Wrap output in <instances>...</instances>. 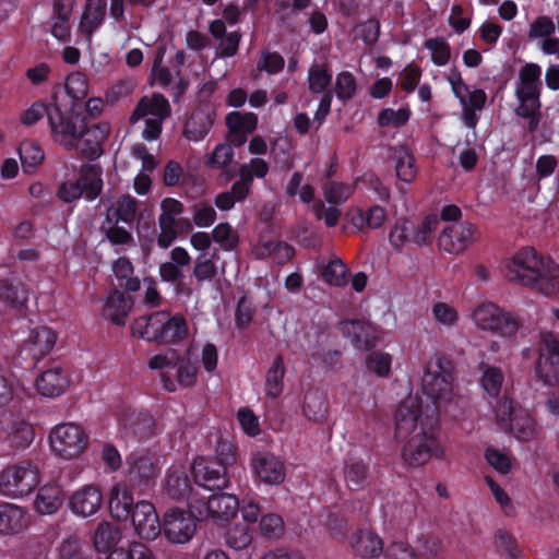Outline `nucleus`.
Returning a JSON list of instances; mask_svg holds the SVG:
<instances>
[{"label": "nucleus", "mask_w": 559, "mask_h": 559, "mask_svg": "<svg viewBox=\"0 0 559 559\" xmlns=\"http://www.w3.org/2000/svg\"><path fill=\"white\" fill-rule=\"evenodd\" d=\"M439 418L423 408L417 395L404 399L395 413V439L401 445L402 461L412 467L426 465L430 460H444L445 448L439 438Z\"/></svg>", "instance_id": "obj_1"}, {"label": "nucleus", "mask_w": 559, "mask_h": 559, "mask_svg": "<svg viewBox=\"0 0 559 559\" xmlns=\"http://www.w3.org/2000/svg\"><path fill=\"white\" fill-rule=\"evenodd\" d=\"M49 124L55 142L91 159L102 155V145L110 132L108 123L90 126L83 115L73 110L64 115L57 108L49 114Z\"/></svg>", "instance_id": "obj_2"}, {"label": "nucleus", "mask_w": 559, "mask_h": 559, "mask_svg": "<svg viewBox=\"0 0 559 559\" xmlns=\"http://www.w3.org/2000/svg\"><path fill=\"white\" fill-rule=\"evenodd\" d=\"M506 277L544 295L559 292V264L549 257L526 247L518 251L504 265Z\"/></svg>", "instance_id": "obj_3"}, {"label": "nucleus", "mask_w": 559, "mask_h": 559, "mask_svg": "<svg viewBox=\"0 0 559 559\" xmlns=\"http://www.w3.org/2000/svg\"><path fill=\"white\" fill-rule=\"evenodd\" d=\"M421 389L432 402V405L423 404L424 409L429 407L438 417L440 414H455L461 396L449 360L440 356L430 358L421 378Z\"/></svg>", "instance_id": "obj_4"}, {"label": "nucleus", "mask_w": 559, "mask_h": 559, "mask_svg": "<svg viewBox=\"0 0 559 559\" xmlns=\"http://www.w3.org/2000/svg\"><path fill=\"white\" fill-rule=\"evenodd\" d=\"M132 333L146 342L176 345L188 338L189 326L181 313L159 310L136 318Z\"/></svg>", "instance_id": "obj_5"}, {"label": "nucleus", "mask_w": 559, "mask_h": 559, "mask_svg": "<svg viewBox=\"0 0 559 559\" xmlns=\"http://www.w3.org/2000/svg\"><path fill=\"white\" fill-rule=\"evenodd\" d=\"M543 90L542 67L537 63H525L520 70L515 82L518 106L515 114L528 120V130L535 131L540 120V94Z\"/></svg>", "instance_id": "obj_6"}, {"label": "nucleus", "mask_w": 559, "mask_h": 559, "mask_svg": "<svg viewBox=\"0 0 559 559\" xmlns=\"http://www.w3.org/2000/svg\"><path fill=\"white\" fill-rule=\"evenodd\" d=\"M51 452L63 461L80 459L90 448V435L78 423H61L48 436Z\"/></svg>", "instance_id": "obj_7"}, {"label": "nucleus", "mask_w": 559, "mask_h": 559, "mask_svg": "<svg viewBox=\"0 0 559 559\" xmlns=\"http://www.w3.org/2000/svg\"><path fill=\"white\" fill-rule=\"evenodd\" d=\"M473 323L481 331L491 332L503 338L516 336L522 323L513 312L492 301H483L472 311Z\"/></svg>", "instance_id": "obj_8"}, {"label": "nucleus", "mask_w": 559, "mask_h": 559, "mask_svg": "<svg viewBox=\"0 0 559 559\" xmlns=\"http://www.w3.org/2000/svg\"><path fill=\"white\" fill-rule=\"evenodd\" d=\"M39 481V466L28 460L21 461L0 472V493L8 498H23L28 496Z\"/></svg>", "instance_id": "obj_9"}, {"label": "nucleus", "mask_w": 559, "mask_h": 559, "mask_svg": "<svg viewBox=\"0 0 559 559\" xmlns=\"http://www.w3.org/2000/svg\"><path fill=\"white\" fill-rule=\"evenodd\" d=\"M199 359L201 360L204 370L212 373L216 369L218 362L216 346L212 343H205L202 345L200 350L194 345L189 346L185 355L181 358H178V364L175 367L177 369V379L175 380L176 385L179 384L182 388H191L195 385L198 381Z\"/></svg>", "instance_id": "obj_10"}, {"label": "nucleus", "mask_w": 559, "mask_h": 559, "mask_svg": "<svg viewBox=\"0 0 559 559\" xmlns=\"http://www.w3.org/2000/svg\"><path fill=\"white\" fill-rule=\"evenodd\" d=\"M102 189L100 169L94 165L85 164L81 167L78 178L67 179L61 182L58 189V197L67 203L74 202L80 198L93 201L100 194Z\"/></svg>", "instance_id": "obj_11"}, {"label": "nucleus", "mask_w": 559, "mask_h": 559, "mask_svg": "<svg viewBox=\"0 0 559 559\" xmlns=\"http://www.w3.org/2000/svg\"><path fill=\"white\" fill-rule=\"evenodd\" d=\"M170 115V105L160 94L144 96L138 103L130 120L135 122L144 120L145 127L142 136L146 141L156 140L160 132L164 120Z\"/></svg>", "instance_id": "obj_12"}, {"label": "nucleus", "mask_w": 559, "mask_h": 559, "mask_svg": "<svg viewBox=\"0 0 559 559\" xmlns=\"http://www.w3.org/2000/svg\"><path fill=\"white\" fill-rule=\"evenodd\" d=\"M445 79L451 86L452 93L459 99L462 107L463 121L466 127L475 128L478 122L476 111L485 107L487 95L480 88H471L462 78L456 68L450 69Z\"/></svg>", "instance_id": "obj_13"}, {"label": "nucleus", "mask_w": 559, "mask_h": 559, "mask_svg": "<svg viewBox=\"0 0 559 559\" xmlns=\"http://www.w3.org/2000/svg\"><path fill=\"white\" fill-rule=\"evenodd\" d=\"M238 508L239 500L229 493L210 496L193 493L190 498V509L199 520L226 522L236 515Z\"/></svg>", "instance_id": "obj_14"}, {"label": "nucleus", "mask_w": 559, "mask_h": 559, "mask_svg": "<svg viewBox=\"0 0 559 559\" xmlns=\"http://www.w3.org/2000/svg\"><path fill=\"white\" fill-rule=\"evenodd\" d=\"M118 433L124 440L146 439L154 435L155 421L150 413L121 405L116 411Z\"/></svg>", "instance_id": "obj_15"}, {"label": "nucleus", "mask_w": 559, "mask_h": 559, "mask_svg": "<svg viewBox=\"0 0 559 559\" xmlns=\"http://www.w3.org/2000/svg\"><path fill=\"white\" fill-rule=\"evenodd\" d=\"M198 520L190 508L188 511L180 508L169 509L163 516V534L173 544H187L197 532Z\"/></svg>", "instance_id": "obj_16"}, {"label": "nucleus", "mask_w": 559, "mask_h": 559, "mask_svg": "<svg viewBox=\"0 0 559 559\" xmlns=\"http://www.w3.org/2000/svg\"><path fill=\"white\" fill-rule=\"evenodd\" d=\"M255 481L266 486H280L286 478L284 460L266 450H259L251 454L249 462Z\"/></svg>", "instance_id": "obj_17"}, {"label": "nucleus", "mask_w": 559, "mask_h": 559, "mask_svg": "<svg viewBox=\"0 0 559 559\" xmlns=\"http://www.w3.org/2000/svg\"><path fill=\"white\" fill-rule=\"evenodd\" d=\"M35 437L33 426L21 415L4 412L0 416V443L12 449H25Z\"/></svg>", "instance_id": "obj_18"}, {"label": "nucleus", "mask_w": 559, "mask_h": 559, "mask_svg": "<svg viewBox=\"0 0 559 559\" xmlns=\"http://www.w3.org/2000/svg\"><path fill=\"white\" fill-rule=\"evenodd\" d=\"M194 483L200 490H222L228 486L226 466L215 459L199 457L192 463Z\"/></svg>", "instance_id": "obj_19"}, {"label": "nucleus", "mask_w": 559, "mask_h": 559, "mask_svg": "<svg viewBox=\"0 0 559 559\" xmlns=\"http://www.w3.org/2000/svg\"><path fill=\"white\" fill-rule=\"evenodd\" d=\"M478 237L477 228L467 222H454L441 229L439 246L448 253L464 252Z\"/></svg>", "instance_id": "obj_20"}, {"label": "nucleus", "mask_w": 559, "mask_h": 559, "mask_svg": "<svg viewBox=\"0 0 559 559\" xmlns=\"http://www.w3.org/2000/svg\"><path fill=\"white\" fill-rule=\"evenodd\" d=\"M136 535L143 539L154 540L162 532V522L153 503L138 501L129 515Z\"/></svg>", "instance_id": "obj_21"}, {"label": "nucleus", "mask_w": 559, "mask_h": 559, "mask_svg": "<svg viewBox=\"0 0 559 559\" xmlns=\"http://www.w3.org/2000/svg\"><path fill=\"white\" fill-rule=\"evenodd\" d=\"M340 329L357 349L373 348L381 340L380 329L364 320H344Z\"/></svg>", "instance_id": "obj_22"}, {"label": "nucleus", "mask_w": 559, "mask_h": 559, "mask_svg": "<svg viewBox=\"0 0 559 559\" xmlns=\"http://www.w3.org/2000/svg\"><path fill=\"white\" fill-rule=\"evenodd\" d=\"M103 504V491L98 485L87 484L72 492L69 509L80 518H88L98 512Z\"/></svg>", "instance_id": "obj_23"}, {"label": "nucleus", "mask_w": 559, "mask_h": 559, "mask_svg": "<svg viewBox=\"0 0 559 559\" xmlns=\"http://www.w3.org/2000/svg\"><path fill=\"white\" fill-rule=\"evenodd\" d=\"M353 554L361 559H374L384 555V542L372 528L361 527L354 531L348 537Z\"/></svg>", "instance_id": "obj_24"}, {"label": "nucleus", "mask_w": 559, "mask_h": 559, "mask_svg": "<svg viewBox=\"0 0 559 559\" xmlns=\"http://www.w3.org/2000/svg\"><path fill=\"white\" fill-rule=\"evenodd\" d=\"M129 465V478L139 487H150L160 471L158 459L148 453L131 455Z\"/></svg>", "instance_id": "obj_25"}, {"label": "nucleus", "mask_w": 559, "mask_h": 559, "mask_svg": "<svg viewBox=\"0 0 559 559\" xmlns=\"http://www.w3.org/2000/svg\"><path fill=\"white\" fill-rule=\"evenodd\" d=\"M36 389L45 397H58L67 392L71 384L69 371L61 366H51L36 379Z\"/></svg>", "instance_id": "obj_26"}, {"label": "nucleus", "mask_w": 559, "mask_h": 559, "mask_svg": "<svg viewBox=\"0 0 559 559\" xmlns=\"http://www.w3.org/2000/svg\"><path fill=\"white\" fill-rule=\"evenodd\" d=\"M164 492L174 500L187 499L189 506L193 493H201L198 488L192 486L188 469L183 465L169 467L165 477Z\"/></svg>", "instance_id": "obj_27"}, {"label": "nucleus", "mask_w": 559, "mask_h": 559, "mask_svg": "<svg viewBox=\"0 0 559 559\" xmlns=\"http://www.w3.org/2000/svg\"><path fill=\"white\" fill-rule=\"evenodd\" d=\"M57 341L56 333L47 326H37L29 332L22 345V353L39 360L48 355Z\"/></svg>", "instance_id": "obj_28"}, {"label": "nucleus", "mask_w": 559, "mask_h": 559, "mask_svg": "<svg viewBox=\"0 0 559 559\" xmlns=\"http://www.w3.org/2000/svg\"><path fill=\"white\" fill-rule=\"evenodd\" d=\"M226 126L229 131V141L241 146L246 143L248 134L258 126V117L253 112L231 111L226 116Z\"/></svg>", "instance_id": "obj_29"}, {"label": "nucleus", "mask_w": 559, "mask_h": 559, "mask_svg": "<svg viewBox=\"0 0 559 559\" xmlns=\"http://www.w3.org/2000/svg\"><path fill=\"white\" fill-rule=\"evenodd\" d=\"M28 524L29 516L26 509L14 503H0V534H20L27 528Z\"/></svg>", "instance_id": "obj_30"}, {"label": "nucleus", "mask_w": 559, "mask_h": 559, "mask_svg": "<svg viewBox=\"0 0 559 559\" xmlns=\"http://www.w3.org/2000/svg\"><path fill=\"white\" fill-rule=\"evenodd\" d=\"M28 300V289L15 274L0 278V302L12 309L23 307Z\"/></svg>", "instance_id": "obj_31"}, {"label": "nucleus", "mask_w": 559, "mask_h": 559, "mask_svg": "<svg viewBox=\"0 0 559 559\" xmlns=\"http://www.w3.org/2000/svg\"><path fill=\"white\" fill-rule=\"evenodd\" d=\"M133 300L124 294L116 290L108 295L105 300L102 314L112 324L124 325L132 309Z\"/></svg>", "instance_id": "obj_32"}, {"label": "nucleus", "mask_w": 559, "mask_h": 559, "mask_svg": "<svg viewBox=\"0 0 559 559\" xmlns=\"http://www.w3.org/2000/svg\"><path fill=\"white\" fill-rule=\"evenodd\" d=\"M110 514L117 520H127L133 510V495L127 484L116 483L108 496Z\"/></svg>", "instance_id": "obj_33"}, {"label": "nucleus", "mask_w": 559, "mask_h": 559, "mask_svg": "<svg viewBox=\"0 0 559 559\" xmlns=\"http://www.w3.org/2000/svg\"><path fill=\"white\" fill-rule=\"evenodd\" d=\"M106 0H87L81 21L79 32L91 41L92 35L102 25L106 14Z\"/></svg>", "instance_id": "obj_34"}, {"label": "nucleus", "mask_w": 559, "mask_h": 559, "mask_svg": "<svg viewBox=\"0 0 559 559\" xmlns=\"http://www.w3.org/2000/svg\"><path fill=\"white\" fill-rule=\"evenodd\" d=\"M62 502V488L58 484L48 483L39 488L34 504L38 513L50 515L61 508Z\"/></svg>", "instance_id": "obj_35"}, {"label": "nucleus", "mask_w": 559, "mask_h": 559, "mask_svg": "<svg viewBox=\"0 0 559 559\" xmlns=\"http://www.w3.org/2000/svg\"><path fill=\"white\" fill-rule=\"evenodd\" d=\"M179 355L175 349L156 354L148 359L147 366L152 370H160V378L165 390L175 392L177 390L176 381L168 376V370L174 369L178 364Z\"/></svg>", "instance_id": "obj_36"}, {"label": "nucleus", "mask_w": 559, "mask_h": 559, "mask_svg": "<svg viewBox=\"0 0 559 559\" xmlns=\"http://www.w3.org/2000/svg\"><path fill=\"white\" fill-rule=\"evenodd\" d=\"M286 368L281 355L274 357L265 373L264 392L270 399H277L284 390V377Z\"/></svg>", "instance_id": "obj_37"}, {"label": "nucleus", "mask_w": 559, "mask_h": 559, "mask_svg": "<svg viewBox=\"0 0 559 559\" xmlns=\"http://www.w3.org/2000/svg\"><path fill=\"white\" fill-rule=\"evenodd\" d=\"M506 430L511 433L520 441H531L537 437L538 429L535 419L524 408H519L515 412L512 421Z\"/></svg>", "instance_id": "obj_38"}, {"label": "nucleus", "mask_w": 559, "mask_h": 559, "mask_svg": "<svg viewBox=\"0 0 559 559\" xmlns=\"http://www.w3.org/2000/svg\"><path fill=\"white\" fill-rule=\"evenodd\" d=\"M122 538L121 530L118 525L103 521L98 524L94 533V547L98 552H107L116 547Z\"/></svg>", "instance_id": "obj_39"}, {"label": "nucleus", "mask_w": 559, "mask_h": 559, "mask_svg": "<svg viewBox=\"0 0 559 559\" xmlns=\"http://www.w3.org/2000/svg\"><path fill=\"white\" fill-rule=\"evenodd\" d=\"M302 414L308 420L322 423L328 416V402L322 392L308 391L302 403Z\"/></svg>", "instance_id": "obj_40"}, {"label": "nucleus", "mask_w": 559, "mask_h": 559, "mask_svg": "<svg viewBox=\"0 0 559 559\" xmlns=\"http://www.w3.org/2000/svg\"><path fill=\"white\" fill-rule=\"evenodd\" d=\"M212 123L211 115L202 109H198L187 120L183 135L189 141H201L210 132Z\"/></svg>", "instance_id": "obj_41"}, {"label": "nucleus", "mask_w": 559, "mask_h": 559, "mask_svg": "<svg viewBox=\"0 0 559 559\" xmlns=\"http://www.w3.org/2000/svg\"><path fill=\"white\" fill-rule=\"evenodd\" d=\"M392 158L397 178L407 183L412 182L417 175L414 156L406 147L399 146L393 150Z\"/></svg>", "instance_id": "obj_42"}, {"label": "nucleus", "mask_w": 559, "mask_h": 559, "mask_svg": "<svg viewBox=\"0 0 559 559\" xmlns=\"http://www.w3.org/2000/svg\"><path fill=\"white\" fill-rule=\"evenodd\" d=\"M136 214V200L130 195H122L107 210V223L120 221L131 223Z\"/></svg>", "instance_id": "obj_43"}, {"label": "nucleus", "mask_w": 559, "mask_h": 559, "mask_svg": "<svg viewBox=\"0 0 559 559\" xmlns=\"http://www.w3.org/2000/svg\"><path fill=\"white\" fill-rule=\"evenodd\" d=\"M431 318L438 325L452 329L460 322V312L457 308L445 301H437L431 305Z\"/></svg>", "instance_id": "obj_44"}, {"label": "nucleus", "mask_w": 559, "mask_h": 559, "mask_svg": "<svg viewBox=\"0 0 559 559\" xmlns=\"http://www.w3.org/2000/svg\"><path fill=\"white\" fill-rule=\"evenodd\" d=\"M217 274L216 254L203 252L200 253L193 265L192 276L201 284L212 281Z\"/></svg>", "instance_id": "obj_45"}, {"label": "nucleus", "mask_w": 559, "mask_h": 559, "mask_svg": "<svg viewBox=\"0 0 559 559\" xmlns=\"http://www.w3.org/2000/svg\"><path fill=\"white\" fill-rule=\"evenodd\" d=\"M536 374L546 385L559 384V360L542 352L536 364Z\"/></svg>", "instance_id": "obj_46"}, {"label": "nucleus", "mask_w": 559, "mask_h": 559, "mask_svg": "<svg viewBox=\"0 0 559 559\" xmlns=\"http://www.w3.org/2000/svg\"><path fill=\"white\" fill-rule=\"evenodd\" d=\"M332 73L328 64L314 63L308 71L309 90L312 93H324L331 84Z\"/></svg>", "instance_id": "obj_47"}, {"label": "nucleus", "mask_w": 559, "mask_h": 559, "mask_svg": "<svg viewBox=\"0 0 559 559\" xmlns=\"http://www.w3.org/2000/svg\"><path fill=\"white\" fill-rule=\"evenodd\" d=\"M112 271L119 281V286L129 292H136L140 288V281L133 276V265L126 258H119L112 265Z\"/></svg>", "instance_id": "obj_48"}, {"label": "nucleus", "mask_w": 559, "mask_h": 559, "mask_svg": "<svg viewBox=\"0 0 559 559\" xmlns=\"http://www.w3.org/2000/svg\"><path fill=\"white\" fill-rule=\"evenodd\" d=\"M356 189L355 182L330 181L323 186L324 199L331 204L345 203Z\"/></svg>", "instance_id": "obj_49"}, {"label": "nucleus", "mask_w": 559, "mask_h": 559, "mask_svg": "<svg viewBox=\"0 0 559 559\" xmlns=\"http://www.w3.org/2000/svg\"><path fill=\"white\" fill-rule=\"evenodd\" d=\"M414 224L408 219L397 221L389 234L392 248L401 251L408 242L413 241Z\"/></svg>", "instance_id": "obj_50"}, {"label": "nucleus", "mask_w": 559, "mask_h": 559, "mask_svg": "<svg viewBox=\"0 0 559 559\" xmlns=\"http://www.w3.org/2000/svg\"><path fill=\"white\" fill-rule=\"evenodd\" d=\"M22 166L26 173L39 166L45 158L43 148L33 141H24L19 148Z\"/></svg>", "instance_id": "obj_51"}, {"label": "nucleus", "mask_w": 559, "mask_h": 559, "mask_svg": "<svg viewBox=\"0 0 559 559\" xmlns=\"http://www.w3.org/2000/svg\"><path fill=\"white\" fill-rule=\"evenodd\" d=\"M344 475L347 486L352 489H358L367 481L368 467L360 460L349 459L345 466Z\"/></svg>", "instance_id": "obj_52"}, {"label": "nucleus", "mask_w": 559, "mask_h": 559, "mask_svg": "<svg viewBox=\"0 0 559 559\" xmlns=\"http://www.w3.org/2000/svg\"><path fill=\"white\" fill-rule=\"evenodd\" d=\"M225 540L230 548L235 550H242L252 542L251 530L245 524H234L227 530Z\"/></svg>", "instance_id": "obj_53"}, {"label": "nucleus", "mask_w": 559, "mask_h": 559, "mask_svg": "<svg viewBox=\"0 0 559 559\" xmlns=\"http://www.w3.org/2000/svg\"><path fill=\"white\" fill-rule=\"evenodd\" d=\"M495 547L498 552L510 559H519L521 550L515 537L507 530H498L495 534Z\"/></svg>", "instance_id": "obj_54"}, {"label": "nucleus", "mask_w": 559, "mask_h": 559, "mask_svg": "<svg viewBox=\"0 0 559 559\" xmlns=\"http://www.w3.org/2000/svg\"><path fill=\"white\" fill-rule=\"evenodd\" d=\"M425 48L430 51L431 61L438 66H445L451 58L450 45L442 37L429 38L424 44Z\"/></svg>", "instance_id": "obj_55"}, {"label": "nucleus", "mask_w": 559, "mask_h": 559, "mask_svg": "<svg viewBox=\"0 0 559 559\" xmlns=\"http://www.w3.org/2000/svg\"><path fill=\"white\" fill-rule=\"evenodd\" d=\"M392 356L381 350L370 353L366 358V367L378 377L386 378L391 372Z\"/></svg>", "instance_id": "obj_56"}, {"label": "nucleus", "mask_w": 559, "mask_h": 559, "mask_svg": "<svg viewBox=\"0 0 559 559\" xmlns=\"http://www.w3.org/2000/svg\"><path fill=\"white\" fill-rule=\"evenodd\" d=\"M253 252L257 258L263 259L265 257L280 253L282 258L289 259L294 250L290 246L277 242L271 239L260 240V242L254 247Z\"/></svg>", "instance_id": "obj_57"}, {"label": "nucleus", "mask_w": 559, "mask_h": 559, "mask_svg": "<svg viewBox=\"0 0 559 559\" xmlns=\"http://www.w3.org/2000/svg\"><path fill=\"white\" fill-rule=\"evenodd\" d=\"M411 117V110L407 107L392 109L385 108L378 116V123L382 128H400L404 126Z\"/></svg>", "instance_id": "obj_58"}, {"label": "nucleus", "mask_w": 559, "mask_h": 559, "mask_svg": "<svg viewBox=\"0 0 559 559\" xmlns=\"http://www.w3.org/2000/svg\"><path fill=\"white\" fill-rule=\"evenodd\" d=\"M334 90L340 100L346 102L352 99L357 90V82L353 73L349 71L340 72L335 79Z\"/></svg>", "instance_id": "obj_59"}, {"label": "nucleus", "mask_w": 559, "mask_h": 559, "mask_svg": "<svg viewBox=\"0 0 559 559\" xmlns=\"http://www.w3.org/2000/svg\"><path fill=\"white\" fill-rule=\"evenodd\" d=\"M259 527L264 537L278 539L284 533V521L276 513H265L260 519Z\"/></svg>", "instance_id": "obj_60"}, {"label": "nucleus", "mask_w": 559, "mask_h": 559, "mask_svg": "<svg viewBox=\"0 0 559 559\" xmlns=\"http://www.w3.org/2000/svg\"><path fill=\"white\" fill-rule=\"evenodd\" d=\"M66 91L74 100H82L88 94V83L85 74L73 72L67 76Z\"/></svg>", "instance_id": "obj_61"}, {"label": "nucleus", "mask_w": 559, "mask_h": 559, "mask_svg": "<svg viewBox=\"0 0 559 559\" xmlns=\"http://www.w3.org/2000/svg\"><path fill=\"white\" fill-rule=\"evenodd\" d=\"M347 269L345 264L338 260L333 259L324 266L322 271L323 280L332 286H343L346 284Z\"/></svg>", "instance_id": "obj_62"}, {"label": "nucleus", "mask_w": 559, "mask_h": 559, "mask_svg": "<svg viewBox=\"0 0 559 559\" xmlns=\"http://www.w3.org/2000/svg\"><path fill=\"white\" fill-rule=\"evenodd\" d=\"M57 552V559H88L84 555L81 540L74 535L64 538L59 545Z\"/></svg>", "instance_id": "obj_63"}, {"label": "nucleus", "mask_w": 559, "mask_h": 559, "mask_svg": "<svg viewBox=\"0 0 559 559\" xmlns=\"http://www.w3.org/2000/svg\"><path fill=\"white\" fill-rule=\"evenodd\" d=\"M384 559H420L416 549L404 542H392L384 550Z\"/></svg>", "instance_id": "obj_64"}]
</instances>
